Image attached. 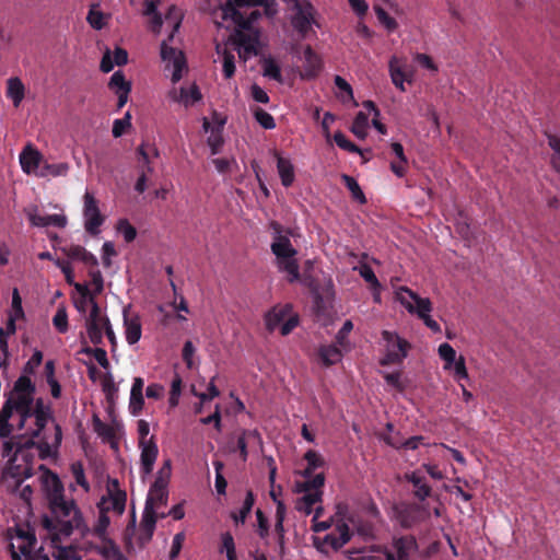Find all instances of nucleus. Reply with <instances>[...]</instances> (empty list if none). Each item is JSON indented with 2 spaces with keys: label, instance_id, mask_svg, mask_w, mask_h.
Masks as SVG:
<instances>
[{
  "label": "nucleus",
  "instance_id": "1",
  "mask_svg": "<svg viewBox=\"0 0 560 560\" xmlns=\"http://www.w3.org/2000/svg\"><path fill=\"white\" fill-rule=\"evenodd\" d=\"M45 486L52 517L44 516V528L63 536H70L74 529L83 532L85 524L82 513L73 500H66L63 485L58 476L49 471Z\"/></svg>",
  "mask_w": 560,
  "mask_h": 560
},
{
  "label": "nucleus",
  "instance_id": "2",
  "mask_svg": "<svg viewBox=\"0 0 560 560\" xmlns=\"http://www.w3.org/2000/svg\"><path fill=\"white\" fill-rule=\"evenodd\" d=\"M35 428L31 429L28 435L38 440V450L42 457L51 456L57 452L62 441L60 424L55 422L51 406L45 404L43 398L35 401Z\"/></svg>",
  "mask_w": 560,
  "mask_h": 560
},
{
  "label": "nucleus",
  "instance_id": "3",
  "mask_svg": "<svg viewBox=\"0 0 560 560\" xmlns=\"http://www.w3.org/2000/svg\"><path fill=\"white\" fill-rule=\"evenodd\" d=\"M35 393L34 382L28 376L21 375L14 382L13 388L5 394L12 415L15 412L19 416L16 428L20 431L25 429L30 418H34Z\"/></svg>",
  "mask_w": 560,
  "mask_h": 560
},
{
  "label": "nucleus",
  "instance_id": "4",
  "mask_svg": "<svg viewBox=\"0 0 560 560\" xmlns=\"http://www.w3.org/2000/svg\"><path fill=\"white\" fill-rule=\"evenodd\" d=\"M183 14L179 9L175 5H171L165 15V22L172 26V32L168 35L167 40H163L161 44V57L164 61L172 62L173 74L172 81L177 82L182 79V71L186 66L185 57L182 51L176 48L168 46L167 42H171L174 37L175 32L178 31L182 23Z\"/></svg>",
  "mask_w": 560,
  "mask_h": 560
},
{
  "label": "nucleus",
  "instance_id": "5",
  "mask_svg": "<svg viewBox=\"0 0 560 560\" xmlns=\"http://www.w3.org/2000/svg\"><path fill=\"white\" fill-rule=\"evenodd\" d=\"M382 338L386 342V353L380 361L381 365L386 366L402 362L408 354L410 343L396 332L388 330L382 331Z\"/></svg>",
  "mask_w": 560,
  "mask_h": 560
},
{
  "label": "nucleus",
  "instance_id": "6",
  "mask_svg": "<svg viewBox=\"0 0 560 560\" xmlns=\"http://www.w3.org/2000/svg\"><path fill=\"white\" fill-rule=\"evenodd\" d=\"M395 518L399 525L409 529L429 518L425 505L419 503H401L394 508Z\"/></svg>",
  "mask_w": 560,
  "mask_h": 560
},
{
  "label": "nucleus",
  "instance_id": "7",
  "mask_svg": "<svg viewBox=\"0 0 560 560\" xmlns=\"http://www.w3.org/2000/svg\"><path fill=\"white\" fill-rule=\"evenodd\" d=\"M347 506L343 504L337 505L336 517V527L335 530L330 534H327L323 542L329 545L334 550L341 549L346 544H348L352 537V533L345 521L346 518Z\"/></svg>",
  "mask_w": 560,
  "mask_h": 560
},
{
  "label": "nucleus",
  "instance_id": "8",
  "mask_svg": "<svg viewBox=\"0 0 560 560\" xmlns=\"http://www.w3.org/2000/svg\"><path fill=\"white\" fill-rule=\"evenodd\" d=\"M397 300L411 314H417L422 318L432 311V303L427 298H421L407 287H400L396 292Z\"/></svg>",
  "mask_w": 560,
  "mask_h": 560
},
{
  "label": "nucleus",
  "instance_id": "9",
  "mask_svg": "<svg viewBox=\"0 0 560 560\" xmlns=\"http://www.w3.org/2000/svg\"><path fill=\"white\" fill-rule=\"evenodd\" d=\"M83 217L85 231L90 235H97L105 217L100 211L97 199L89 190L83 196Z\"/></svg>",
  "mask_w": 560,
  "mask_h": 560
},
{
  "label": "nucleus",
  "instance_id": "10",
  "mask_svg": "<svg viewBox=\"0 0 560 560\" xmlns=\"http://www.w3.org/2000/svg\"><path fill=\"white\" fill-rule=\"evenodd\" d=\"M269 229L272 235L270 249L275 257H283L285 254H298L289 238V231H285V234H283L284 229L279 222L271 221Z\"/></svg>",
  "mask_w": 560,
  "mask_h": 560
},
{
  "label": "nucleus",
  "instance_id": "11",
  "mask_svg": "<svg viewBox=\"0 0 560 560\" xmlns=\"http://www.w3.org/2000/svg\"><path fill=\"white\" fill-rule=\"evenodd\" d=\"M91 311L86 318V332L93 345L103 342L104 318L101 315V308L94 296H90Z\"/></svg>",
  "mask_w": 560,
  "mask_h": 560
},
{
  "label": "nucleus",
  "instance_id": "12",
  "mask_svg": "<svg viewBox=\"0 0 560 560\" xmlns=\"http://www.w3.org/2000/svg\"><path fill=\"white\" fill-rule=\"evenodd\" d=\"M294 14L291 19L293 28L301 35H306L314 20V7L308 0L294 3Z\"/></svg>",
  "mask_w": 560,
  "mask_h": 560
},
{
  "label": "nucleus",
  "instance_id": "13",
  "mask_svg": "<svg viewBox=\"0 0 560 560\" xmlns=\"http://www.w3.org/2000/svg\"><path fill=\"white\" fill-rule=\"evenodd\" d=\"M139 448L141 450L140 470L141 475L145 477L153 471L159 455V447L154 436H151L148 442H139Z\"/></svg>",
  "mask_w": 560,
  "mask_h": 560
},
{
  "label": "nucleus",
  "instance_id": "14",
  "mask_svg": "<svg viewBox=\"0 0 560 560\" xmlns=\"http://www.w3.org/2000/svg\"><path fill=\"white\" fill-rule=\"evenodd\" d=\"M323 69V61L320 57L312 49L311 46H306L304 49V63L303 69L300 72L302 80H313L317 78Z\"/></svg>",
  "mask_w": 560,
  "mask_h": 560
},
{
  "label": "nucleus",
  "instance_id": "15",
  "mask_svg": "<svg viewBox=\"0 0 560 560\" xmlns=\"http://www.w3.org/2000/svg\"><path fill=\"white\" fill-rule=\"evenodd\" d=\"M295 256L296 254H285L283 257H276V266L280 272L287 273L289 283L300 280V267Z\"/></svg>",
  "mask_w": 560,
  "mask_h": 560
},
{
  "label": "nucleus",
  "instance_id": "16",
  "mask_svg": "<svg viewBox=\"0 0 560 560\" xmlns=\"http://www.w3.org/2000/svg\"><path fill=\"white\" fill-rule=\"evenodd\" d=\"M43 155L33 145L27 144L20 154V164L24 173L35 174L39 168Z\"/></svg>",
  "mask_w": 560,
  "mask_h": 560
},
{
  "label": "nucleus",
  "instance_id": "17",
  "mask_svg": "<svg viewBox=\"0 0 560 560\" xmlns=\"http://www.w3.org/2000/svg\"><path fill=\"white\" fill-rule=\"evenodd\" d=\"M404 478L412 485L415 498L424 501L427 498L431 497L432 488L428 485L425 477L421 476L419 471L407 472Z\"/></svg>",
  "mask_w": 560,
  "mask_h": 560
},
{
  "label": "nucleus",
  "instance_id": "18",
  "mask_svg": "<svg viewBox=\"0 0 560 560\" xmlns=\"http://www.w3.org/2000/svg\"><path fill=\"white\" fill-rule=\"evenodd\" d=\"M28 220L32 225L38 228H46L52 225L62 229L67 225V217L63 214L42 215L36 212H30Z\"/></svg>",
  "mask_w": 560,
  "mask_h": 560
},
{
  "label": "nucleus",
  "instance_id": "19",
  "mask_svg": "<svg viewBox=\"0 0 560 560\" xmlns=\"http://www.w3.org/2000/svg\"><path fill=\"white\" fill-rule=\"evenodd\" d=\"M393 547L399 560H409L410 555L418 550V542L412 535L394 538Z\"/></svg>",
  "mask_w": 560,
  "mask_h": 560
},
{
  "label": "nucleus",
  "instance_id": "20",
  "mask_svg": "<svg viewBox=\"0 0 560 560\" xmlns=\"http://www.w3.org/2000/svg\"><path fill=\"white\" fill-rule=\"evenodd\" d=\"M277 159V170L284 187L292 186L295 179L294 166L289 159L282 158L278 151H275Z\"/></svg>",
  "mask_w": 560,
  "mask_h": 560
},
{
  "label": "nucleus",
  "instance_id": "21",
  "mask_svg": "<svg viewBox=\"0 0 560 560\" xmlns=\"http://www.w3.org/2000/svg\"><path fill=\"white\" fill-rule=\"evenodd\" d=\"M292 312V306L285 304L272 307L265 316L266 327L273 331Z\"/></svg>",
  "mask_w": 560,
  "mask_h": 560
},
{
  "label": "nucleus",
  "instance_id": "22",
  "mask_svg": "<svg viewBox=\"0 0 560 560\" xmlns=\"http://www.w3.org/2000/svg\"><path fill=\"white\" fill-rule=\"evenodd\" d=\"M124 325H125V334L126 340L129 345L137 343L142 334L141 322L138 316L128 317L126 313L124 314Z\"/></svg>",
  "mask_w": 560,
  "mask_h": 560
},
{
  "label": "nucleus",
  "instance_id": "23",
  "mask_svg": "<svg viewBox=\"0 0 560 560\" xmlns=\"http://www.w3.org/2000/svg\"><path fill=\"white\" fill-rule=\"evenodd\" d=\"M303 495L296 501V510L310 515L316 503L322 502L323 491L302 492Z\"/></svg>",
  "mask_w": 560,
  "mask_h": 560
},
{
  "label": "nucleus",
  "instance_id": "24",
  "mask_svg": "<svg viewBox=\"0 0 560 560\" xmlns=\"http://www.w3.org/2000/svg\"><path fill=\"white\" fill-rule=\"evenodd\" d=\"M249 441L261 443V436L257 430H244L237 439L236 447L233 450L240 452V456L244 462L248 457L247 444Z\"/></svg>",
  "mask_w": 560,
  "mask_h": 560
},
{
  "label": "nucleus",
  "instance_id": "25",
  "mask_svg": "<svg viewBox=\"0 0 560 560\" xmlns=\"http://www.w3.org/2000/svg\"><path fill=\"white\" fill-rule=\"evenodd\" d=\"M98 8V3L91 4L86 15L88 23L92 28L96 31L103 30L106 26L108 19L110 18L109 14L103 13Z\"/></svg>",
  "mask_w": 560,
  "mask_h": 560
},
{
  "label": "nucleus",
  "instance_id": "26",
  "mask_svg": "<svg viewBox=\"0 0 560 560\" xmlns=\"http://www.w3.org/2000/svg\"><path fill=\"white\" fill-rule=\"evenodd\" d=\"M16 538L21 540L18 548L23 555L28 556L37 542L35 534L30 529L19 528L16 530Z\"/></svg>",
  "mask_w": 560,
  "mask_h": 560
},
{
  "label": "nucleus",
  "instance_id": "27",
  "mask_svg": "<svg viewBox=\"0 0 560 560\" xmlns=\"http://www.w3.org/2000/svg\"><path fill=\"white\" fill-rule=\"evenodd\" d=\"M318 355L325 366L334 365L342 358L341 351L334 345L322 346Z\"/></svg>",
  "mask_w": 560,
  "mask_h": 560
},
{
  "label": "nucleus",
  "instance_id": "28",
  "mask_svg": "<svg viewBox=\"0 0 560 560\" xmlns=\"http://www.w3.org/2000/svg\"><path fill=\"white\" fill-rule=\"evenodd\" d=\"M70 170V165L66 162H61V163H55V164H50V163H47L45 162L40 170H39V173H37L38 176L40 177H46V176H54V177H58V176H66L68 174Z\"/></svg>",
  "mask_w": 560,
  "mask_h": 560
},
{
  "label": "nucleus",
  "instance_id": "29",
  "mask_svg": "<svg viewBox=\"0 0 560 560\" xmlns=\"http://www.w3.org/2000/svg\"><path fill=\"white\" fill-rule=\"evenodd\" d=\"M168 499V492L167 490L163 489H155L150 487L147 500H145V506L151 508L153 510H156L163 505H166Z\"/></svg>",
  "mask_w": 560,
  "mask_h": 560
},
{
  "label": "nucleus",
  "instance_id": "30",
  "mask_svg": "<svg viewBox=\"0 0 560 560\" xmlns=\"http://www.w3.org/2000/svg\"><path fill=\"white\" fill-rule=\"evenodd\" d=\"M305 481L296 482V491L298 492H313V491H322V487L325 482V477L323 474H317L315 476L306 477Z\"/></svg>",
  "mask_w": 560,
  "mask_h": 560
},
{
  "label": "nucleus",
  "instance_id": "31",
  "mask_svg": "<svg viewBox=\"0 0 560 560\" xmlns=\"http://www.w3.org/2000/svg\"><path fill=\"white\" fill-rule=\"evenodd\" d=\"M11 407L8 400H4L3 407L0 410V438L7 439L13 432V425L9 422L12 418Z\"/></svg>",
  "mask_w": 560,
  "mask_h": 560
},
{
  "label": "nucleus",
  "instance_id": "32",
  "mask_svg": "<svg viewBox=\"0 0 560 560\" xmlns=\"http://www.w3.org/2000/svg\"><path fill=\"white\" fill-rule=\"evenodd\" d=\"M7 96L10 97L14 106H19L24 97V85L19 78L8 80Z\"/></svg>",
  "mask_w": 560,
  "mask_h": 560
},
{
  "label": "nucleus",
  "instance_id": "33",
  "mask_svg": "<svg viewBox=\"0 0 560 560\" xmlns=\"http://www.w3.org/2000/svg\"><path fill=\"white\" fill-rule=\"evenodd\" d=\"M383 440L387 445H389L394 448L417 450L419 447L420 443L423 441V436H421V435L411 436L402 443L395 440L390 435H384Z\"/></svg>",
  "mask_w": 560,
  "mask_h": 560
},
{
  "label": "nucleus",
  "instance_id": "34",
  "mask_svg": "<svg viewBox=\"0 0 560 560\" xmlns=\"http://www.w3.org/2000/svg\"><path fill=\"white\" fill-rule=\"evenodd\" d=\"M254 503H255V497H254V493L252 490H248L246 492V497H245V500L243 502V506L242 509L240 510L238 513H232L231 514V517L233 518V521L238 524H244L247 520V516L248 514L250 513L253 506H254Z\"/></svg>",
  "mask_w": 560,
  "mask_h": 560
},
{
  "label": "nucleus",
  "instance_id": "35",
  "mask_svg": "<svg viewBox=\"0 0 560 560\" xmlns=\"http://www.w3.org/2000/svg\"><path fill=\"white\" fill-rule=\"evenodd\" d=\"M369 117L365 113L359 112L352 122L351 132L359 139H365L368 136Z\"/></svg>",
  "mask_w": 560,
  "mask_h": 560
},
{
  "label": "nucleus",
  "instance_id": "36",
  "mask_svg": "<svg viewBox=\"0 0 560 560\" xmlns=\"http://www.w3.org/2000/svg\"><path fill=\"white\" fill-rule=\"evenodd\" d=\"M353 270H358L360 276L368 282L371 287V290L378 291L382 285L375 276L373 269L365 262H361L360 266L354 267Z\"/></svg>",
  "mask_w": 560,
  "mask_h": 560
},
{
  "label": "nucleus",
  "instance_id": "37",
  "mask_svg": "<svg viewBox=\"0 0 560 560\" xmlns=\"http://www.w3.org/2000/svg\"><path fill=\"white\" fill-rule=\"evenodd\" d=\"M341 179L345 186L351 191L353 199L358 200L360 203L366 202V198L360 185L352 176L342 174Z\"/></svg>",
  "mask_w": 560,
  "mask_h": 560
},
{
  "label": "nucleus",
  "instance_id": "38",
  "mask_svg": "<svg viewBox=\"0 0 560 560\" xmlns=\"http://www.w3.org/2000/svg\"><path fill=\"white\" fill-rule=\"evenodd\" d=\"M102 389L105 394L106 400L109 404H114L118 395V387L115 384L113 375L110 373L104 375L102 381Z\"/></svg>",
  "mask_w": 560,
  "mask_h": 560
},
{
  "label": "nucleus",
  "instance_id": "39",
  "mask_svg": "<svg viewBox=\"0 0 560 560\" xmlns=\"http://www.w3.org/2000/svg\"><path fill=\"white\" fill-rule=\"evenodd\" d=\"M304 459L307 462V467L303 474L304 477H311L316 468L324 465V459L322 456L313 450H310L305 453Z\"/></svg>",
  "mask_w": 560,
  "mask_h": 560
},
{
  "label": "nucleus",
  "instance_id": "40",
  "mask_svg": "<svg viewBox=\"0 0 560 560\" xmlns=\"http://www.w3.org/2000/svg\"><path fill=\"white\" fill-rule=\"evenodd\" d=\"M264 75L282 83L283 78L279 65L271 58L266 59L262 65Z\"/></svg>",
  "mask_w": 560,
  "mask_h": 560
},
{
  "label": "nucleus",
  "instance_id": "41",
  "mask_svg": "<svg viewBox=\"0 0 560 560\" xmlns=\"http://www.w3.org/2000/svg\"><path fill=\"white\" fill-rule=\"evenodd\" d=\"M202 98L199 88L194 84L189 90L180 89V100L185 106H190Z\"/></svg>",
  "mask_w": 560,
  "mask_h": 560
},
{
  "label": "nucleus",
  "instance_id": "42",
  "mask_svg": "<svg viewBox=\"0 0 560 560\" xmlns=\"http://www.w3.org/2000/svg\"><path fill=\"white\" fill-rule=\"evenodd\" d=\"M253 115L256 121L265 129H273L276 127L275 118L265 109L255 107Z\"/></svg>",
  "mask_w": 560,
  "mask_h": 560
},
{
  "label": "nucleus",
  "instance_id": "43",
  "mask_svg": "<svg viewBox=\"0 0 560 560\" xmlns=\"http://www.w3.org/2000/svg\"><path fill=\"white\" fill-rule=\"evenodd\" d=\"M335 143L342 150L348 151L350 153H359L362 154L361 149L351 142L341 131H336L334 135Z\"/></svg>",
  "mask_w": 560,
  "mask_h": 560
},
{
  "label": "nucleus",
  "instance_id": "44",
  "mask_svg": "<svg viewBox=\"0 0 560 560\" xmlns=\"http://www.w3.org/2000/svg\"><path fill=\"white\" fill-rule=\"evenodd\" d=\"M158 521V515L155 513V510L151 509L150 506H144L142 521H141V529L144 532H154L155 525Z\"/></svg>",
  "mask_w": 560,
  "mask_h": 560
},
{
  "label": "nucleus",
  "instance_id": "45",
  "mask_svg": "<svg viewBox=\"0 0 560 560\" xmlns=\"http://www.w3.org/2000/svg\"><path fill=\"white\" fill-rule=\"evenodd\" d=\"M439 355L441 357V359L445 362V369H450L452 366V364L455 362L456 359V351L454 350V348L447 343V342H444V343H441L439 346Z\"/></svg>",
  "mask_w": 560,
  "mask_h": 560
},
{
  "label": "nucleus",
  "instance_id": "46",
  "mask_svg": "<svg viewBox=\"0 0 560 560\" xmlns=\"http://www.w3.org/2000/svg\"><path fill=\"white\" fill-rule=\"evenodd\" d=\"M117 231L122 234L127 243H131L137 236L136 228L127 219H120L117 222Z\"/></svg>",
  "mask_w": 560,
  "mask_h": 560
},
{
  "label": "nucleus",
  "instance_id": "47",
  "mask_svg": "<svg viewBox=\"0 0 560 560\" xmlns=\"http://www.w3.org/2000/svg\"><path fill=\"white\" fill-rule=\"evenodd\" d=\"M375 14L381 24H383L388 31H395L398 26L396 20L392 18L382 7H374Z\"/></svg>",
  "mask_w": 560,
  "mask_h": 560
},
{
  "label": "nucleus",
  "instance_id": "48",
  "mask_svg": "<svg viewBox=\"0 0 560 560\" xmlns=\"http://www.w3.org/2000/svg\"><path fill=\"white\" fill-rule=\"evenodd\" d=\"M52 324L55 328L60 332L65 334L68 331V314L65 307H59L52 317Z\"/></svg>",
  "mask_w": 560,
  "mask_h": 560
},
{
  "label": "nucleus",
  "instance_id": "49",
  "mask_svg": "<svg viewBox=\"0 0 560 560\" xmlns=\"http://www.w3.org/2000/svg\"><path fill=\"white\" fill-rule=\"evenodd\" d=\"M93 428L94 431L102 438L106 440H110L115 436L114 429L104 423L97 416H94L93 418Z\"/></svg>",
  "mask_w": 560,
  "mask_h": 560
},
{
  "label": "nucleus",
  "instance_id": "50",
  "mask_svg": "<svg viewBox=\"0 0 560 560\" xmlns=\"http://www.w3.org/2000/svg\"><path fill=\"white\" fill-rule=\"evenodd\" d=\"M108 86L114 92L122 91V89H131L130 82L126 81L122 71L118 70L112 75Z\"/></svg>",
  "mask_w": 560,
  "mask_h": 560
},
{
  "label": "nucleus",
  "instance_id": "51",
  "mask_svg": "<svg viewBox=\"0 0 560 560\" xmlns=\"http://www.w3.org/2000/svg\"><path fill=\"white\" fill-rule=\"evenodd\" d=\"M222 549L226 552L228 560H237L234 538L231 533H223L221 536Z\"/></svg>",
  "mask_w": 560,
  "mask_h": 560
},
{
  "label": "nucleus",
  "instance_id": "52",
  "mask_svg": "<svg viewBox=\"0 0 560 560\" xmlns=\"http://www.w3.org/2000/svg\"><path fill=\"white\" fill-rule=\"evenodd\" d=\"M71 471L75 479V482L81 486L85 491L90 489L89 482L84 475L83 465L80 462H75L71 465Z\"/></svg>",
  "mask_w": 560,
  "mask_h": 560
},
{
  "label": "nucleus",
  "instance_id": "53",
  "mask_svg": "<svg viewBox=\"0 0 560 560\" xmlns=\"http://www.w3.org/2000/svg\"><path fill=\"white\" fill-rule=\"evenodd\" d=\"M389 72L394 85L398 88L400 91H405V73L399 67L395 65L394 60L389 62Z\"/></svg>",
  "mask_w": 560,
  "mask_h": 560
},
{
  "label": "nucleus",
  "instance_id": "54",
  "mask_svg": "<svg viewBox=\"0 0 560 560\" xmlns=\"http://www.w3.org/2000/svg\"><path fill=\"white\" fill-rule=\"evenodd\" d=\"M83 352L89 354V355H93L94 359L97 361V363L102 368H104V369H108L109 368V362H108V359H107V353H106V351L103 348H85V349H83Z\"/></svg>",
  "mask_w": 560,
  "mask_h": 560
},
{
  "label": "nucleus",
  "instance_id": "55",
  "mask_svg": "<svg viewBox=\"0 0 560 560\" xmlns=\"http://www.w3.org/2000/svg\"><path fill=\"white\" fill-rule=\"evenodd\" d=\"M235 73V57L232 52L225 50L223 54V74L231 79Z\"/></svg>",
  "mask_w": 560,
  "mask_h": 560
},
{
  "label": "nucleus",
  "instance_id": "56",
  "mask_svg": "<svg viewBox=\"0 0 560 560\" xmlns=\"http://www.w3.org/2000/svg\"><path fill=\"white\" fill-rule=\"evenodd\" d=\"M144 406L143 393H131L130 392V401L129 409L132 415H138L141 412Z\"/></svg>",
  "mask_w": 560,
  "mask_h": 560
},
{
  "label": "nucleus",
  "instance_id": "57",
  "mask_svg": "<svg viewBox=\"0 0 560 560\" xmlns=\"http://www.w3.org/2000/svg\"><path fill=\"white\" fill-rule=\"evenodd\" d=\"M452 365H454V377L457 381L468 378V371L466 368L465 358L463 355L455 360Z\"/></svg>",
  "mask_w": 560,
  "mask_h": 560
},
{
  "label": "nucleus",
  "instance_id": "58",
  "mask_svg": "<svg viewBox=\"0 0 560 560\" xmlns=\"http://www.w3.org/2000/svg\"><path fill=\"white\" fill-rule=\"evenodd\" d=\"M345 521H348L349 523H351L357 528V532L359 535H361L363 537L372 536L373 528L370 524L358 523L355 517L352 515L351 516L346 515Z\"/></svg>",
  "mask_w": 560,
  "mask_h": 560
},
{
  "label": "nucleus",
  "instance_id": "59",
  "mask_svg": "<svg viewBox=\"0 0 560 560\" xmlns=\"http://www.w3.org/2000/svg\"><path fill=\"white\" fill-rule=\"evenodd\" d=\"M91 277V283L94 287V295L102 293L104 288L103 276L98 269H91L89 272Z\"/></svg>",
  "mask_w": 560,
  "mask_h": 560
},
{
  "label": "nucleus",
  "instance_id": "60",
  "mask_svg": "<svg viewBox=\"0 0 560 560\" xmlns=\"http://www.w3.org/2000/svg\"><path fill=\"white\" fill-rule=\"evenodd\" d=\"M256 517L258 523V534L261 538H266L269 534V523L264 512L258 509L256 511Z\"/></svg>",
  "mask_w": 560,
  "mask_h": 560
},
{
  "label": "nucleus",
  "instance_id": "61",
  "mask_svg": "<svg viewBox=\"0 0 560 560\" xmlns=\"http://www.w3.org/2000/svg\"><path fill=\"white\" fill-rule=\"evenodd\" d=\"M12 311H13L12 316H15L18 318L24 317V311L22 307V299H21L19 290L16 288H14L13 292H12Z\"/></svg>",
  "mask_w": 560,
  "mask_h": 560
},
{
  "label": "nucleus",
  "instance_id": "62",
  "mask_svg": "<svg viewBox=\"0 0 560 560\" xmlns=\"http://www.w3.org/2000/svg\"><path fill=\"white\" fill-rule=\"evenodd\" d=\"M126 493L125 492H117L114 495H112V508L117 513L121 514L125 511L126 506Z\"/></svg>",
  "mask_w": 560,
  "mask_h": 560
},
{
  "label": "nucleus",
  "instance_id": "63",
  "mask_svg": "<svg viewBox=\"0 0 560 560\" xmlns=\"http://www.w3.org/2000/svg\"><path fill=\"white\" fill-rule=\"evenodd\" d=\"M184 540H185L184 533H177L173 537L172 548H171V551H170V558L172 560L175 559L179 555V552L182 550V547H183Z\"/></svg>",
  "mask_w": 560,
  "mask_h": 560
},
{
  "label": "nucleus",
  "instance_id": "64",
  "mask_svg": "<svg viewBox=\"0 0 560 560\" xmlns=\"http://www.w3.org/2000/svg\"><path fill=\"white\" fill-rule=\"evenodd\" d=\"M171 474L159 470L155 480L151 485V487L160 490H167Z\"/></svg>",
  "mask_w": 560,
  "mask_h": 560
}]
</instances>
